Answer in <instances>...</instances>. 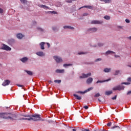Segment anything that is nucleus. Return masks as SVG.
Listing matches in <instances>:
<instances>
[{
  "label": "nucleus",
  "instance_id": "nucleus-46",
  "mask_svg": "<svg viewBox=\"0 0 131 131\" xmlns=\"http://www.w3.org/2000/svg\"><path fill=\"white\" fill-rule=\"evenodd\" d=\"M38 30H39L40 31H43V30L40 28H37Z\"/></svg>",
  "mask_w": 131,
  "mask_h": 131
},
{
  "label": "nucleus",
  "instance_id": "nucleus-58",
  "mask_svg": "<svg viewBox=\"0 0 131 131\" xmlns=\"http://www.w3.org/2000/svg\"><path fill=\"white\" fill-rule=\"evenodd\" d=\"M73 1V2H75V1H77V0H72V1Z\"/></svg>",
  "mask_w": 131,
  "mask_h": 131
},
{
  "label": "nucleus",
  "instance_id": "nucleus-24",
  "mask_svg": "<svg viewBox=\"0 0 131 131\" xmlns=\"http://www.w3.org/2000/svg\"><path fill=\"white\" fill-rule=\"evenodd\" d=\"M109 80H111V79H107V80H104V81L98 80V81L96 82V83H102V82H105V81H109Z\"/></svg>",
  "mask_w": 131,
  "mask_h": 131
},
{
  "label": "nucleus",
  "instance_id": "nucleus-18",
  "mask_svg": "<svg viewBox=\"0 0 131 131\" xmlns=\"http://www.w3.org/2000/svg\"><path fill=\"white\" fill-rule=\"evenodd\" d=\"M74 97H75V99H76V100H80L81 99V96H79L76 94H74L73 95Z\"/></svg>",
  "mask_w": 131,
  "mask_h": 131
},
{
  "label": "nucleus",
  "instance_id": "nucleus-35",
  "mask_svg": "<svg viewBox=\"0 0 131 131\" xmlns=\"http://www.w3.org/2000/svg\"><path fill=\"white\" fill-rule=\"evenodd\" d=\"M4 13V10L0 8V14H3Z\"/></svg>",
  "mask_w": 131,
  "mask_h": 131
},
{
  "label": "nucleus",
  "instance_id": "nucleus-14",
  "mask_svg": "<svg viewBox=\"0 0 131 131\" xmlns=\"http://www.w3.org/2000/svg\"><path fill=\"white\" fill-rule=\"evenodd\" d=\"M63 28L64 29H72V30L74 29V28H73V27H71L70 26H65L63 27Z\"/></svg>",
  "mask_w": 131,
  "mask_h": 131
},
{
  "label": "nucleus",
  "instance_id": "nucleus-4",
  "mask_svg": "<svg viewBox=\"0 0 131 131\" xmlns=\"http://www.w3.org/2000/svg\"><path fill=\"white\" fill-rule=\"evenodd\" d=\"M1 50H4L5 51H11L12 49L10 48V47L5 45L3 44L2 47L1 48Z\"/></svg>",
  "mask_w": 131,
  "mask_h": 131
},
{
  "label": "nucleus",
  "instance_id": "nucleus-16",
  "mask_svg": "<svg viewBox=\"0 0 131 131\" xmlns=\"http://www.w3.org/2000/svg\"><path fill=\"white\" fill-rule=\"evenodd\" d=\"M112 94H113V92L112 91H106L105 93V96H110Z\"/></svg>",
  "mask_w": 131,
  "mask_h": 131
},
{
  "label": "nucleus",
  "instance_id": "nucleus-28",
  "mask_svg": "<svg viewBox=\"0 0 131 131\" xmlns=\"http://www.w3.org/2000/svg\"><path fill=\"white\" fill-rule=\"evenodd\" d=\"M61 80H54V82H55V83H61Z\"/></svg>",
  "mask_w": 131,
  "mask_h": 131
},
{
  "label": "nucleus",
  "instance_id": "nucleus-12",
  "mask_svg": "<svg viewBox=\"0 0 131 131\" xmlns=\"http://www.w3.org/2000/svg\"><path fill=\"white\" fill-rule=\"evenodd\" d=\"M21 61L23 62V63H25V62H27L28 61V58L26 57H25L21 59H20Z\"/></svg>",
  "mask_w": 131,
  "mask_h": 131
},
{
  "label": "nucleus",
  "instance_id": "nucleus-23",
  "mask_svg": "<svg viewBox=\"0 0 131 131\" xmlns=\"http://www.w3.org/2000/svg\"><path fill=\"white\" fill-rule=\"evenodd\" d=\"M105 54L106 55H109V54H115V52L108 50L107 52H106Z\"/></svg>",
  "mask_w": 131,
  "mask_h": 131
},
{
  "label": "nucleus",
  "instance_id": "nucleus-56",
  "mask_svg": "<svg viewBox=\"0 0 131 131\" xmlns=\"http://www.w3.org/2000/svg\"><path fill=\"white\" fill-rule=\"evenodd\" d=\"M33 24L34 25H35V24H36V21H33Z\"/></svg>",
  "mask_w": 131,
  "mask_h": 131
},
{
  "label": "nucleus",
  "instance_id": "nucleus-54",
  "mask_svg": "<svg viewBox=\"0 0 131 131\" xmlns=\"http://www.w3.org/2000/svg\"><path fill=\"white\" fill-rule=\"evenodd\" d=\"M127 39H129V40H131V36L128 37Z\"/></svg>",
  "mask_w": 131,
  "mask_h": 131
},
{
  "label": "nucleus",
  "instance_id": "nucleus-6",
  "mask_svg": "<svg viewBox=\"0 0 131 131\" xmlns=\"http://www.w3.org/2000/svg\"><path fill=\"white\" fill-rule=\"evenodd\" d=\"M54 60H55L57 63H60L63 61L62 58L57 56H54Z\"/></svg>",
  "mask_w": 131,
  "mask_h": 131
},
{
  "label": "nucleus",
  "instance_id": "nucleus-38",
  "mask_svg": "<svg viewBox=\"0 0 131 131\" xmlns=\"http://www.w3.org/2000/svg\"><path fill=\"white\" fill-rule=\"evenodd\" d=\"M120 71L117 70L116 71V73L115 74V75H118V74L119 73Z\"/></svg>",
  "mask_w": 131,
  "mask_h": 131
},
{
  "label": "nucleus",
  "instance_id": "nucleus-39",
  "mask_svg": "<svg viewBox=\"0 0 131 131\" xmlns=\"http://www.w3.org/2000/svg\"><path fill=\"white\" fill-rule=\"evenodd\" d=\"M116 98H117V96H115L114 97L112 98V100H116Z\"/></svg>",
  "mask_w": 131,
  "mask_h": 131
},
{
  "label": "nucleus",
  "instance_id": "nucleus-2",
  "mask_svg": "<svg viewBox=\"0 0 131 131\" xmlns=\"http://www.w3.org/2000/svg\"><path fill=\"white\" fill-rule=\"evenodd\" d=\"M11 114H8L6 113H0V118H3L4 119H13L12 117H11Z\"/></svg>",
  "mask_w": 131,
  "mask_h": 131
},
{
  "label": "nucleus",
  "instance_id": "nucleus-13",
  "mask_svg": "<svg viewBox=\"0 0 131 131\" xmlns=\"http://www.w3.org/2000/svg\"><path fill=\"white\" fill-rule=\"evenodd\" d=\"M45 45H46V42H42L40 43L41 50H45Z\"/></svg>",
  "mask_w": 131,
  "mask_h": 131
},
{
  "label": "nucleus",
  "instance_id": "nucleus-43",
  "mask_svg": "<svg viewBox=\"0 0 131 131\" xmlns=\"http://www.w3.org/2000/svg\"><path fill=\"white\" fill-rule=\"evenodd\" d=\"M102 60V59L101 58H98V59H97L96 60H95V62H99V61H101Z\"/></svg>",
  "mask_w": 131,
  "mask_h": 131
},
{
  "label": "nucleus",
  "instance_id": "nucleus-10",
  "mask_svg": "<svg viewBox=\"0 0 131 131\" xmlns=\"http://www.w3.org/2000/svg\"><path fill=\"white\" fill-rule=\"evenodd\" d=\"M86 83L90 84V83H92L93 82V78H89L86 81Z\"/></svg>",
  "mask_w": 131,
  "mask_h": 131
},
{
  "label": "nucleus",
  "instance_id": "nucleus-60",
  "mask_svg": "<svg viewBox=\"0 0 131 131\" xmlns=\"http://www.w3.org/2000/svg\"><path fill=\"white\" fill-rule=\"evenodd\" d=\"M129 67H131V66H128Z\"/></svg>",
  "mask_w": 131,
  "mask_h": 131
},
{
  "label": "nucleus",
  "instance_id": "nucleus-48",
  "mask_svg": "<svg viewBox=\"0 0 131 131\" xmlns=\"http://www.w3.org/2000/svg\"><path fill=\"white\" fill-rule=\"evenodd\" d=\"M67 3H69L71 4L72 3V0L67 1Z\"/></svg>",
  "mask_w": 131,
  "mask_h": 131
},
{
  "label": "nucleus",
  "instance_id": "nucleus-34",
  "mask_svg": "<svg viewBox=\"0 0 131 131\" xmlns=\"http://www.w3.org/2000/svg\"><path fill=\"white\" fill-rule=\"evenodd\" d=\"M116 127H118V128H120V127L119 126H116V125L112 127V128H113V129L116 128Z\"/></svg>",
  "mask_w": 131,
  "mask_h": 131
},
{
  "label": "nucleus",
  "instance_id": "nucleus-42",
  "mask_svg": "<svg viewBox=\"0 0 131 131\" xmlns=\"http://www.w3.org/2000/svg\"><path fill=\"white\" fill-rule=\"evenodd\" d=\"M88 15H89V13H84L83 14V16L84 17L85 16H88Z\"/></svg>",
  "mask_w": 131,
  "mask_h": 131
},
{
  "label": "nucleus",
  "instance_id": "nucleus-17",
  "mask_svg": "<svg viewBox=\"0 0 131 131\" xmlns=\"http://www.w3.org/2000/svg\"><path fill=\"white\" fill-rule=\"evenodd\" d=\"M64 71H65L64 70L57 69V70H56V73H64Z\"/></svg>",
  "mask_w": 131,
  "mask_h": 131
},
{
  "label": "nucleus",
  "instance_id": "nucleus-20",
  "mask_svg": "<svg viewBox=\"0 0 131 131\" xmlns=\"http://www.w3.org/2000/svg\"><path fill=\"white\" fill-rule=\"evenodd\" d=\"M103 71L104 72H105V73L110 72V71H111V69L105 68L104 69Z\"/></svg>",
  "mask_w": 131,
  "mask_h": 131
},
{
  "label": "nucleus",
  "instance_id": "nucleus-8",
  "mask_svg": "<svg viewBox=\"0 0 131 131\" xmlns=\"http://www.w3.org/2000/svg\"><path fill=\"white\" fill-rule=\"evenodd\" d=\"M10 82H11V81L9 80H6L3 83L2 85H3L4 86H6V85H9L10 84Z\"/></svg>",
  "mask_w": 131,
  "mask_h": 131
},
{
  "label": "nucleus",
  "instance_id": "nucleus-49",
  "mask_svg": "<svg viewBox=\"0 0 131 131\" xmlns=\"http://www.w3.org/2000/svg\"><path fill=\"white\" fill-rule=\"evenodd\" d=\"M103 43H98V46L99 47H103Z\"/></svg>",
  "mask_w": 131,
  "mask_h": 131
},
{
  "label": "nucleus",
  "instance_id": "nucleus-61",
  "mask_svg": "<svg viewBox=\"0 0 131 131\" xmlns=\"http://www.w3.org/2000/svg\"><path fill=\"white\" fill-rule=\"evenodd\" d=\"M94 131H96V130H95Z\"/></svg>",
  "mask_w": 131,
  "mask_h": 131
},
{
  "label": "nucleus",
  "instance_id": "nucleus-40",
  "mask_svg": "<svg viewBox=\"0 0 131 131\" xmlns=\"http://www.w3.org/2000/svg\"><path fill=\"white\" fill-rule=\"evenodd\" d=\"M125 22H126V23H129V22H130V21L128 19H126Z\"/></svg>",
  "mask_w": 131,
  "mask_h": 131
},
{
  "label": "nucleus",
  "instance_id": "nucleus-7",
  "mask_svg": "<svg viewBox=\"0 0 131 131\" xmlns=\"http://www.w3.org/2000/svg\"><path fill=\"white\" fill-rule=\"evenodd\" d=\"M103 21L102 20H92L91 23V24H102Z\"/></svg>",
  "mask_w": 131,
  "mask_h": 131
},
{
  "label": "nucleus",
  "instance_id": "nucleus-57",
  "mask_svg": "<svg viewBox=\"0 0 131 131\" xmlns=\"http://www.w3.org/2000/svg\"><path fill=\"white\" fill-rule=\"evenodd\" d=\"M72 130L73 131H76V129H73Z\"/></svg>",
  "mask_w": 131,
  "mask_h": 131
},
{
  "label": "nucleus",
  "instance_id": "nucleus-15",
  "mask_svg": "<svg viewBox=\"0 0 131 131\" xmlns=\"http://www.w3.org/2000/svg\"><path fill=\"white\" fill-rule=\"evenodd\" d=\"M16 36L19 39H22V38H23V35L21 33L17 34Z\"/></svg>",
  "mask_w": 131,
  "mask_h": 131
},
{
  "label": "nucleus",
  "instance_id": "nucleus-50",
  "mask_svg": "<svg viewBox=\"0 0 131 131\" xmlns=\"http://www.w3.org/2000/svg\"><path fill=\"white\" fill-rule=\"evenodd\" d=\"M82 131H90V129H82Z\"/></svg>",
  "mask_w": 131,
  "mask_h": 131
},
{
  "label": "nucleus",
  "instance_id": "nucleus-37",
  "mask_svg": "<svg viewBox=\"0 0 131 131\" xmlns=\"http://www.w3.org/2000/svg\"><path fill=\"white\" fill-rule=\"evenodd\" d=\"M77 94H85V93L81 92V91H78L76 92Z\"/></svg>",
  "mask_w": 131,
  "mask_h": 131
},
{
  "label": "nucleus",
  "instance_id": "nucleus-21",
  "mask_svg": "<svg viewBox=\"0 0 131 131\" xmlns=\"http://www.w3.org/2000/svg\"><path fill=\"white\" fill-rule=\"evenodd\" d=\"M25 72H26L27 73V74H28V75H31V76L33 74L32 72H31L30 71L25 70Z\"/></svg>",
  "mask_w": 131,
  "mask_h": 131
},
{
  "label": "nucleus",
  "instance_id": "nucleus-41",
  "mask_svg": "<svg viewBox=\"0 0 131 131\" xmlns=\"http://www.w3.org/2000/svg\"><path fill=\"white\" fill-rule=\"evenodd\" d=\"M83 108H84V109L88 110V109H89V106H88V105H85V106H83Z\"/></svg>",
  "mask_w": 131,
  "mask_h": 131
},
{
  "label": "nucleus",
  "instance_id": "nucleus-11",
  "mask_svg": "<svg viewBox=\"0 0 131 131\" xmlns=\"http://www.w3.org/2000/svg\"><path fill=\"white\" fill-rule=\"evenodd\" d=\"M36 55H37V56H39L40 57H43V56H45V54L43 52H37Z\"/></svg>",
  "mask_w": 131,
  "mask_h": 131
},
{
  "label": "nucleus",
  "instance_id": "nucleus-59",
  "mask_svg": "<svg viewBox=\"0 0 131 131\" xmlns=\"http://www.w3.org/2000/svg\"><path fill=\"white\" fill-rule=\"evenodd\" d=\"M49 82H52V81H49Z\"/></svg>",
  "mask_w": 131,
  "mask_h": 131
},
{
  "label": "nucleus",
  "instance_id": "nucleus-47",
  "mask_svg": "<svg viewBox=\"0 0 131 131\" xmlns=\"http://www.w3.org/2000/svg\"><path fill=\"white\" fill-rule=\"evenodd\" d=\"M52 29L54 31H56V30H57V28L54 27L52 28Z\"/></svg>",
  "mask_w": 131,
  "mask_h": 131
},
{
  "label": "nucleus",
  "instance_id": "nucleus-45",
  "mask_svg": "<svg viewBox=\"0 0 131 131\" xmlns=\"http://www.w3.org/2000/svg\"><path fill=\"white\" fill-rule=\"evenodd\" d=\"M50 13L51 14H57V12L56 11H50Z\"/></svg>",
  "mask_w": 131,
  "mask_h": 131
},
{
  "label": "nucleus",
  "instance_id": "nucleus-22",
  "mask_svg": "<svg viewBox=\"0 0 131 131\" xmlns=\"http://www.w3.org/2000/svg\"><path fill=\"white\" fill-rule=\"evenodd\" d=\"M82 8H87L88 9H91L92 7V6H83V7L80 8L79 9V10H80V9H82Z\"/></svg>",
  "mask_w": 131,
  "mask_h": 131
},
{
  "label": "nucleus",
  "instance_id": "nucleus-36",
  "mask_svg": "<svg viewBox=\"0 0 131 131\" xmlns=\"http://www.w3.org/2000/svg\"><path fill=\"white\" fill-rule=\"evenodd\" d=\"M127 80L128 82H131V77L127 78Z\"/></svg>",
  "mask_w": 131,
  "mask_h": 131
},
{
  "label": "nucleus",
  "instance_id": "nucleus-55",
  "mask_svg": "<svg viewBox=\"0 0 131 131\" xmlns=\"http://www.w3.org/2000/svg\"><path fill=\"white\" fill-rule=\"evenodd\" d=\"M115 58H118V57H119V56L115 55Z\"/></svg>",
  "mask_w": 131,
  "mask_h": 131
},
{
  "label": "nucleus",
  "instance_id": "nucleus-26",
  "mask_svg": "<svg viewBox=\"0 0 131 131\" xmlns=\"http://www.w3.org/2000/svg\"><path fill=\"white\" fill-rule=\"evenodd\" d=\"M41 8H42L43 9H49V7L46 5H41Z\"/></svg>",
  "mask_w": 131,
  "mask_h": 131
},
{
  "label": "nucleus",
  "instance_id": "nucleus-30",
  "mask_svg": "<svg viewBox=\"0 0 131 131\" xmlns=\"http://www.w3.org/2000/svg\"><path fill=\"white\" fill-rule=\"evenodd\" d=\"M84 54H88V52H79L78 53V55H84Z\"/></svg>",
  "mask_w": 131,
  "mask_h": 131
},
{
  "label": "nucleus",
  "instance_id": "nucleus-19",
  "mask_svg": "<svg viewBox=\"0 0 131 131\" xmlns=\"http://www.w3.org/2000/svg\"><path fill=\"white\" fill-rule=\"evenodd\" d=\"M101 2H104L105 4H109L111 3L112 0H100Z\"/></svg>",
  "mask_w": 131,
  "mask_h": 131
},
{
  "label": "nucleus",
  "instance_id": "nucleus-33",
  "mask_svg": "<svg viewBox=\"0 0 131 131\" xmlns=\"http://www.w3.org/2000/svg\"><path fill=\"white\" fill-rule=\"evenodd\" d=\"M122 84H126V85H128V84H130V82H123V83H122Z\"/></svg>",
  "mask_w": 131,
  "mask_h": 131
},
{
  "label": "nucleus",
  "instance_id": "nucleus-5",
  "mask_svg": "<svg viewBox=\"0 0 131 131\" xmlns=\"http://www.w3.org/2000/svg\"><path fill=\"white\" fill-rule=\"evenodd\" d=\"M90 76H92V73H89L88 74H82V76H80V78H88V77H90Z\"/></svg>",
  "mask_w": 131,
  "mask_h": 131
},
{
  "label": "nucleus",
  "instance_id": "nucleus-25",
  "mask_svg": "<svg viewBox=\"0 0 131 131\" xmlns=\"http://www.w3.org/2000/svg\"><path fill=\"white\" fill-rule=\"evenodd\" d=\"M93 87H91L89 88L88 89L86 90L85 91H84V93H88V92H90V91H92L93 90Z\"/></svg>",
  "mask_w": 131,
  "mask_h": 131
},
{
  "label": "nucleus",
  "instance_id": "nucleus-29",
  "mask_svg": "<svg viewBox=\"0 0 131 131\" xmlns=\"http://www.w3.org/2000/svg\"><path fill=\"white\" fill-rule=\"evenodd\" d=\"M100 96H101V95H100V93H97V94H96L95 95L94 98H98V97H100Z\"/></svg>",
  "mask_w": 131,
  "mask_h": 131
},
{
  "label": "nucleus",
  "instance_id": "nucleus-51",
  "mask_svg": "<svg viewBox=\"0 0 131 131\" xmlns=\"http://www.w3.org/2000/svg\"><path fill=\"white\" fill-rule=\"evenodd\" d=\"M47 45L48 48H50V47H51V45H50V43L47 42Z\"/></svg>",
  "mask_w": 131,
  "mask_h": 131
},
{
  "label": "nucleus",
  "instance_id": "nucleus-52",
  "mask_svg": "<svg viewBox=\"0 0 131 131\" xmlns=\"http://www.w3.org/2000/svg\"><path fill=\"white\" fill-rule=\"evenodd\" d=\"M130 94H131V91H130L127 93V95H130Z\"/></svg>",
  "mask_w": 131,
  "mask_h": 131
},
{
  "label": "nucleus",
  "instance_id": "nucleus-27",
  "mask_svg": "<svg viewBox=\"0 0 131 131\" xmlns=\"http://www.w3.org/2000/svg\"><path fill=\"white\" fill-rule=\"evenodd\" d=\"M104 18L105 19V20H110V16L108 15H105L104 16Z\"/></svg>",
  "mask_w": 131,
  "mask_h": 131
},
{
  "label": "nucleus",
  "instance_id": "nucleus-9",
  "mask_svg": "<svg viewBox=\"0 0 131 131\" xmlns=\"http://www.w3.org/2000/svg\"><path fill=\"white\" fill-rule=\"evenodd\" d=\"M98 30V29L96 28H92L88 29V31H90V32H96Z\"/></svg>",
  "mask_w": 131,
  "mask_h": 131
},
{
  "label": "nucleus",
  "instance_id": "nucleus-1",
  "mask_svg": "<svg viewBox=\"0 0 131 131\" xmlns=\"http://www.w3.org/2000/svg\"><path fill=\"white\" fill-rule=\"evenodd\" d=\"M24 117L20 119H19V120H32V121H39L42 120L40 117V115L34 114V115H23Z\"/></svg>",
  "mask_w": 131,
  "mask_h": 131
},
{
  "label": "nucleus",
  "instance_id": "nucleus-32",
  "mask_svg": "<svg viewBox=\"0 0 131 131\" xmlns=\"http://www.w3.org/2000/svg\"><path fill=\"white\" fill-rule=\"evenodd\" d=\"M72 64H64L63 67H67V66H71Z\"/></svg>",
  "mask_w": 131,
  "mask_h": 131
},
{
  "label": "nucleus",
  "instance_id": "nucleus-44",
  "mask_svg": "<svg viewBox=\"0 0 131 131\" xmlns=\"http://www.w3.org/2000/svg\"><path fill=\"white\" fill-rule=\"evenodd\" d=\"M112 124V123L110 122L107 124V126H111V125Z\"/></svg>",
  "mask_w": 131,
  "mask_h": 131
},
{
  "label": "nucleus",
  "instance_id": "nucleus-31",
  "mask_svg": "<svg viewBox=\"0 0 131 131\" xmlns=\"http://www.w3.org/2000/svg\"><path fill=\"white\" fill-rule=\"evenodd\" d=\"M20 1L21 3H22V4H25V3H27V1L26 0H20Z\"/></svg>",
  "mask_w": 131,
  "mask_h": 131
},
{
  "label": "nucleus",
  "instance_id": "nucleus-3",
  "mask_svg": "<svg viewBox=\"0 0 131 131\" xmlns=\"http://www.w3.org/2000/svg\"><path fill=\"white\" fill-rule=\"evenodd\" d=\"M123 90H124L123 85H118L113 89V91H122Z\"/></svg>",
  "mask_w": 131,
  "mask_h": 131
},
{
  "label": "nucleus",
  "instance_id": "nucleus-53",
  "mask_svg": "<svg viewBox=\"0 0 131 131\" xmlns=\"http://www.w3.org/2000/svg\"><path fill=\"white\" fill-rule=\"evenodd\" d=\"M17 86H19L20 88H22V86H23V85L20 84H18Z\"/></svg>",
  "mask_w": 131,
  "mask_h": 131
}]
</instances>
